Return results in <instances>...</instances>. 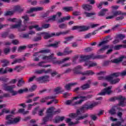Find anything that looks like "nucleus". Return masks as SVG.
<instances>
[{
  "instance_id": "nucleus-19",
  "label": "nucleus",
  "mask_w": 126,
  "mask_h": 126,
  "mask_svg": "<svg viewBox=\"0 0 126 126\" xmlns=\"http://www.w3.org/2000/svg\"><path fill=\"white\" fill-rule=\"evenodd\" d=\"M54 107H50L48 108L47 110V114L48 117H53L54 115H55L54 112L53 111Z\"/></svg>"
},
{
  "instance_id": "nucleus-37",
  "label": "nucleus",
  "mask_w": 126,
  "mask_h": 126,
  "mask_svg": "<svg viewBox=\"0 0 126 126\" xmlns=\"http://www.w3.org/2000/svg\"><path fill=\"white\" fill-rule=\"evenodd\" d=\"M84 14H85L86 17H91V16L96 15V13H94V12L88 13V12H85Z\"/></svg>"
},
{
  "instance_id": "nucleus-54",
  "label": "nucleus",
  "mask_w": 126,
  "mask_h": 126,
  "mask_svg": "<svg viewBox=\"0 0 126 126\" xmlns=\"http://www.w3.org/2000/svg\"><path fill=\"white\" fill-rule=\"evenodd\" d=\"M57 17V15H54L50 17L48 19V21H56V18Z\"/></svg>"
},
{
  "instance_id": "nucleus-32",
  "label": "nucleus",
  "mask_w": 126,
  "mask_h": 126,
  "mask_svg": "<svg viewBox=\"0 0 126 126\" xmlns=\"http://www.w3.org/2000/svg\"><path fill=\"white\" fill-rule=\"evenodd\" d=\"M114 79V77L112 75L110 76H105V80H106V81H108L110 83H112V80Z\"/></svg>"
},
{
  "instance_id": "nucleus-33",
  "label": "nucleus",
  "mask_w": 126,
  "mask_h": 126,
  "mask_svg": "<svg viewBox=\"0 0 126 126\" xmlns=\"http://www.w3.org/2000/svg\"><path fill=\"white\" fill-rule=\"evenodd\" d=\"M61 43L60 41H56L53 44H51L48 45V47H53V48H58L59 47V44Z\"/></svg>"
},
{
  "instance_id": "nucleus-46",
  "label": "nucleus",
  "mask_w": 126,
  "mask_h": 126,
  "mask_svg": "<svg viewBox=\"0 0 126 126\" xmlns=\"http://www.w3.org/2000/svg\"><path fill=\"white\" fill-rule=\"evenodd\" d=\"M50 118H52V117L51 116H48V115H47V116H46L45 117L43 118V125H45V124H46L47 123V122H49V120L50 119Z\"/></svg>"
},
{
  "instance_id": "nucleus-50",
  "label": "nucleus",
  "mask_w": 126,
  "mask_h": 126,
  "mask_svg": "<svg viewBox=\"0 0 126 126\" xmlns=\"http://www.w3.org/2000/svg\"><path fill=\"white\" fill-rule=\"evenodd\" d=\"M59 27L61 29H65L67 27V26L64 23H62L59 25Z\"/></svg>"
},
{
  "instance_id": "nucleus-40",
  "label": "nucleus",
  "mask_w": 126,
  "mask_h": 126,
  "mask_svg": "<svg viewBox=\"0 0 126 126\" xmlns=\"http://www.w3.org/2000/svg\"><path fill=\"white\" fill-rule=\"evenodd\" d=\"M109 48H110V45L104 46L103 48L99 49V50L98 51L99 53L100 54V53H103V52H104L105 50H107V49H109Z\"/></svg>"
},
{
  "instance_id": "nucleus-26",
  "label": "nucleus",
  "mask_w": 126,
  "mask_h": 126,
  "mask_svg": "<svg viewBox=\"0 0 126 126\" xmlns=\"http://www.w3.org/2000/svg\"><path fill=\"white\" fill-rule=\"evenodd\" d=\"M108 11L107 9H102L101 11L98 13V16H104L106 14V12Z\"/></svg>"
},
{
  "instance_id": "nucleus-44",
  "label": "nucleus",
  "mask_w": 126,
  "mask_h": 126,
  "mask_svg": "<svg viewBox=\"0 0 126 126\" xmlns=\"http://www.w3.org/2000/svg\"><path fill=\"white\" fill-rule=\"evenodd\" d=\"M13 70L17 72H20V71L22 70V67L19 65L16 66L15 68H13Z\"/></svg>"
},
{
  "instance_id": "nucleus-4",
  "label": "nucleus",
  "mask_w": 126,
  "mask_h": 126,
  "mask_svg": "<svg viewBox=\"0 0 126 126\" xmlns=\"http://www.w3.org/2000/svg\"><path fill=\"white\" fill-rule=\"evenodd\" d=\"M6 120L8 121L6 122V126H9L10 125H17L20 122V117L15 118L11 115L6 116Z\"/></svg>"
},
{
  "instance_id": "nucleus-56",
  "label": "nucleus",
  "mask_w": 126,
  "mask_h": 126,
  "mask_svg": "<svg viewBox=\"0 0 126 126\" xmlns=\"http://www.w3.org/2000/svg\"><path fill=\"white\" fill-rule=\"evenodd\" d=\"M121 47H123V48H126V45H116L114 47V49L115 50H120L121 49Z\"/></svg>"
},
{
  "instance_id": "nucleus-23",
  "label": "nucleus",
  "mask_w": 126,
  "mask_h": 126,
  "mask_svg": "<svg viewBox=\"0 0 126 126\" xmlns=\"http://www.w3.org/2000/svg\"><path fill=\"white\" fill-rule=\"evenodd\" d=\"M74 85H77V83H69L65 86V89H66V90L69 91L71 89V86H74Z\"/></svg>"
},
{
  "instance_id": "nucleus-15",
  "label": "nucleus",
  "mask_w": 126,
  "mask_h": 126,
  "mask_svg": "<svg viewBox=\"0 0 126 126\" xmlns=\"http://www.w3.org/2000/svg\"><path fill=\"white\" fill-rule=\"evenodd\" d=\"M124 56L120 57L117 59H115L113 60H111V63H122L123 62L124 59H125Z\"/></svg>"
},
{
  "instance_id": "nucleus-2",
  "label": "nucleus",
  "mask_w": 126,
  "mask_h": 126,
  "mask_svg": "<svg viewBox=\"0 0 126 126\" xmlns=\"http://www.w3.org/2000/svg\"><path fill=\"white\" fill-rule=\"evenodd\" d=\"M69 59H70L69 57H67L61 61H59L56 60L57 58L54 57V54H51L49 56H44L42 58V59L45 60V61H47V62H53L54 64H61V63H65L66 61H68Z\"/></svg>"
},
{
  "instance_id": "nucleus-18",
  "label": "nucleus",
  "mask_w": 126,
  "mask_h": 126,
  "mask_svg": "<svg viewBox=\"0 0 126 126\" xmlns=\"http://www.w3.org/2000/svg\"><path fill=\"white\" fill-rule=\"evenodd\" d=\"M90 29V27H88L87 26H79V32H83L84 31H87V30H89Z\"/></svg>"
},
{
  "instance_id": "nucleus-42",
  "label": "nucleus",
  "mask_w": 126,
  "mask_h": 126,
  "mask_svg": "<svg viewBox=\"0 0 126 126\" xmlns=\"http://www.w3.org/2000/svg\"><path fill=\"white\" fill-rule=\"evenodd\" d=\"M22 18H23L24 19V24H27V22L29 21V17H28V15H25L22 17Z\"/></svg>"
},
{
  "instance_id": "nucleus-20",
  "label": "nucleus",
  "mask_w": 126,
  "mask_h": 126,
  "mask_svg": "<svg viewBox=\"0 0 126 126\" xmlns=\"http://www.w3.org/2000/svg\"><path fill=\"white\" fill-rule=\"evenodd\" d=\"M54 8H56V5H53L51 6V10H48L43 15V17H47L51 12H54Z\"/></svg>"
},
{
  "instance_id": "nucleus-30",
  "label": "nucleus",
  "mask_w": 126,
  "mask_h": 126,
  "mask_svg": "<svg viewBox=\"0 0 126 126\" xmlns=\"http://www.w3.org/2000/svg\"><path fill=\"white\" fill-rule=\"evenodd\" d=\"M64 120V117L57 116L55 118V123H58L60 122H63Z\"/></svg>"
},
{
  "instance_id": "nucleus-36",
  "label": "nucleus",
  "mask_w": 126,
  "mask_h": 126,
  "mask_svg": "<svg viewBox=\"0 0 126 126\" xmlns=\"http://www.w3.org/2000/svg\"><path fill=\"white\" fill-rule=\"evenodd\" d=\"M25 83V82L24 81L22 80V79H20L18 80L17 85L18 87H21Z\"/></svg>"
},
{
  "instance_id": "nucleus-34",
  "label": "nucleus",
  "mask_w": 126,
  "mask_h": 126,
  "mask_svg": "<svg viewBox=\"0 0 126 126\" xmlns=\"http://www.w3.org/2000/svg\"><path fill=\"white\" fill-rule=\"evenodd\" d=\"M14 14V11H7L4 14V16H8L13 15Z\"/></svg>"
},
{
  "instance_id": "nucleus-52",
  "label": "nucleus",
  "mask_w": 126,
  "mask_h": 126,
  "mask_svg": "<svg viewBox=\"0 0 126 126\" xmlns=\"http://www.w3.org/2000/svg\"><path fill=\"white\" fill-rule=\"evenodd\" d=\"M4 113H5V114H8V113H9V110H7L5 108L3 109L1 112H0V116H2Z\"/></svg>"
},
{
  "instance_id": "nucleus-1",
  "label": "nucleus",
  "mask_w": 126,
  "mask_h": 126,
  "mask_svg": "<svg viewBox=\"0 0 126 126\" xmlns=\"http://www.w3.org/2000/svg\"><path fill=\"white\" fill-rule=\"evenodd\" d=\"M81 115L80 113V110H77L76 114L74 113H70L69 115V117L70 118H76V122H71V119L70 118H67L65 120V122L67 124H68V126H74V125H78V124H80V122L79 121L81 120H84V119H86V118H88L89 117V115L88 113H86L82 116H79Z\"/></svg>"
},
{
  "instance_id": "nucleus-25",
  "label": "nucleus",
  "mask_w": 126,
  "mask_h": 126,
  "mask_svg": "<svg viewBox=\"0 0 126 126\" xmlns=\"http://www.w3.org/2000/svg\"><path fill=\"white\" fill-rule=\"evenodd\" d=\"M33 28H34L37 31H42V28L39 27V25H35L34 26H31L29 27V29H33Z\"/></svg>"
},
{
  "instance_id": "nucleus-14",
  "label": "nucleus",
  "mask_w": 126,
  "mask_h": 126,
  "mask_svg": "<svg viewBox=\"0 0 126 126\" xmlns=\"http://www.w3.org/2000/svg\"><path fill=\"white\" fill-rule=\"evenodd\" d=\"M85 65L88 66V68L93 67V66H97V63L93 62L92 61H86L85 63Z\"/></svg>"
},
{
  "instance_id": "nucleus-57",
  "label": "nucleus",
  "mask_w": 126,
  "mask_h": 126,
  "mask_svg": "<svg viewBox=\"0 0 126 126\" xmlns=\"http://www.w3.org/2000/svg\"><path fill=\"white\" fill-rule=\"evenodd\" d=\"M27 48V46H20L19 47L18 49V52H21L22 51H24V50H26Z\"/></svg>"
},
{
  "instance_id": "nucleus-49",
  "label": "nucleus",
  "mask_w": 126,
  "mask_h": 126,
  "mask_svg": "<svg viewBox=\"0 0 126 126\" xmlns=\"http://www.w3.org/2000/svg\"><path fill=\"white\" fill-rule=\"evenodd\" d=\"M120 82L119 78L112 79L111 84H116V83H119Z\"/></svg>"
},
{
  "instance_id": "nucleus-62",
  "label": "nucleus",
  "mask_w": 126,
  "mask_h": 126,
  "mask_svg": "<svg viewBox=\"0 0 126 126\" xmlns=\"http://www.w3.org/2000/svg\"><path fill=\"white\" fill-rule=\"evenodd\" d=\"M109 113L110 115H115V114H116V110L115 108H112L109 110Z\"/></svg>"
},
{
  "instance_id": "nucleus-38",
  "label": "nucleus",
  "mask_w": 126,
  "mask_h": 126,
  "mask_svg": "<svg viewBox=\"0 0 126 126\" xmlns=\"http://www.w3.org/2000/svg\"><path fill=\"white\" fill-rule=\"evenodd\" d=\"M117 116L120 118V120L119 121L120 123H124V122H125V121L124 120V119H123V118L122 117V116H123V113L122 112H118L117 113Z\"/></svg>"
},
{
  "instance_id": "nucleus-10",
  "label": "nucleus",
  "mask_w": 126,
  "mask_h": 126,
  "mask_svg": "<svg viewBox=\"0 0 126 126\" xmlns=\"http://www.w3.org/2000/svg\"><path fill=\"white\" fill-rule=\"evenodd\" d=\"M111 89H112V86L105 88L101 91V92L98 94V95H101V96H105L106 94L110 95V94L113 93V91L111 90Z\"/></svg>"
},
{
  "instance_id": "nucleus-48",
  "label": "nucleus",
  "mask_w": 126,
  "mask_h": 126,
  "mask_svg": "<svg viewBox=\"0 0 126 126\" xmlns=\"http://www.w3.org/2000/svg\"><path fill=\"white\" fill-rule=\"evenodd\" d=\"M90 85L88 84H85L81 87V88L82 89V90H85L90 88Z\"/></svg>"
},
{
  "instance_id": "nucleus-3",
  "label": "nucleus",
  "mask_w": 126,
  "mask_h": 126,
  "mask_svg": "<svg viewBox=\"0 0 126 126\" xmlns=\"http://www.w3.org/2000/svg\"><path fill=\"white\" fill-rule=\"evenodd\" d=\"M105 57L106 56L104 55L95 56L93 54L89 55H82L80 57L81 60H80V62L82 63V62H86V61L91 60V59L93 60H95V59H105Z\"/></svg>"
},
{
  "instance_id": "nucleus-61",
  "label": "nucleus",
  "mask_w": 126,
  "mask_h": 126,
  "mask_svg": "<svg viewBox=\"0 0 126 126\" xmlns=\"http://www.w3.org/2000/svg\"><path fill=\"white\" fill-rule=\"evenodd\" d=\"M10 92L12 96H16V95L18 94V92L17 91H14L13 89H12V90Z\"/></svg>"
},
{
  "instance_id": "nucleus-60",
  "label": "nucleus",
  "mask_w": 126,
  "mask_h": 126,
  "mask_svg": "<svg viewBox=\"0 0 126 126\" xmlns=\"http://www.w3.org/2000/svg\"><path fill=\"white\" fill-rule=\"evenodd\" d=\"M9 52H10V48H4L3 50V52L5 55H7L8 54H9Z\"/></svg>"
},
{
  "instance_id": "nucleus-59",
  "label": "nucleus",
  "mask_w": 126,
  "mask_h": 126,
  "mask_svg": "<svg viewBox=\"0 0 126 126\" xmlns=\"http://www.w3.org/2000/svg\"><path fill=\"white\" fill-rule=\"evenodd\" d=\"M44 111H45V108L39 110L38 113V116H44Z\"/></svg>"
},
{
  "instance_id": "nucleus-29",
  "label": "nucleus",
  "mask_w": 126,
  "mask_h": 126,
  "mask_svg": "<svg viewBox=\"0 0 126 126\" xmlns=\"http://www.w3.org/2000/svg\"><path fill=\"white\" fill-rule=\"evenodd\" d=\"M25 60H26L25 58H23V59H17L15 60L13 62H12L11 64H15V63H22L23 61H25Z\"/></svg>"
},
{
  "instance_id": "nucleus-22",
  "label": "nucleus",
  "mask_w": 126,
  "mask_h": 126,
  "mask_svg": "<svg viewBox=\"0 0 126 126\" xmlns=\"http://www.w3.org/2000/svg\"><path fill=\"white\" fill-rule=\"evenodd\" d=\"M24 9L20 6L19 5H17L16 6H15L14 7V10L13 11L15 12V11H18V12H22Z\"/></svg>"
},
{
  "instance_id": "nucleus-21",
  "label": "nucleus",
  "mask_w": 126,
  "mask_h": 126,
  "mask_svg": "<svg viewBox=\"0 0 126 126\" xmlns=\"http://www.w3.org/2000/svg\"><path fill=\"white\" fill-rule=\"evenodd\" d=\"M69 33V31H66L65 32H58L56 33H55V35L54 36H56L57 37H60V36H61V35H66V34H68Z\"/></svg>"
},
{
  "instance_id": "nucleus-9",
  "label": "nucleus",
  "mask_w": 126,
  "mask_h": 126,
  "mask_svg": "<svg viewBox=\"0 0 126 126\" xmlns=\"http://www.w3.org/2000/svg\"><path fill=\"white\" fill-rule=\"evenodd\" d=\"M49 78H50V76L45 75L35 78V80L36 81H37V82H39V83H46V82H49L50 81Z\"/></svg>"
},
{
  "instance_id": "nucleus-6",
  "label": "nucleus",
  "mask_w": 126,
  "mask_h": 126,
  "mask_svg": "<svg viewBox=\"0 0 126 126\" xmlns=\"http://www.w3.org/2000/svg\"><path fill=\"white\" fill-rule=\"evenodd\" d=\"M93 97L92 94L88 95L87 96H81L78 95V96H76L73 97L74 100H77V99H81L79 101H76L73 104V106H75V105H79V104H81L82 102L84 101H86L89 99H91Z\"/></svg>"
},
{
  "instance_id": "nucleus-13",
  "label": "nucleus",
  "mask_w": 126,
  "mask_h": 126,
  "mask_svg": "<svg viewBox=\"0 0 126 126\" xmlns=\"http://www.w3.org/2000/svg\"><path fill=\"white\" fill-rule=\"evenodd\" d=\"M41 33V35L42 34L44 35L43 38L44 39H49L52 37H54V36H56V33L55 32H53L50 34L48 32H44Z\"/></svg>"
},
{
  "instance_id": "nucleus-53",
  "label": "nucleus",
  "mask_w": 126,
  "mask_h": 126,
  "mask_svg": "<svg viewBox=\"0 0 126 126\" xmlns=\"http://www.w3.org/2000/svg\"><path fill=\"white\" fill-rule=\"evenodd\" d=\"M39 44L38 43H35L33 44H29L26 47L27 48H29V49H32V48H34V47H37Z\"/></svg>"
},
{
  "instance_id": "nucleus-55",
  "label": "nucleus",
  "mask_w": 126,
  "mask_h": 126,
  "mask_svg": "<svg viewBox=\"0 0 126 126\" xmlns=\"http://www.w3.org/2000/svg\"><path fill=\"white\" fill-rule=\"evenodd\" d=\"M109 40L103 41L99 43V44L98 45V47H101V46H103V45H105V44H107V43H109Z\"/></svg>"
},
{
  "instance_id": "nucleus-28",
  "label": "nucleus",
  "mask_w": 126,
  "mask_h": 126,
  "mask_svg": "<svg viewBox=\"0 0 126 126\" xmlns=\"http://www.w3.org/2000/svg\"><path fill=\"white\" fill-rule=\"evenodd\" d=\"M82 7L85 10H91L92 9V5L89 4H84L82 5Z\"/></svg>"
},
{
  "instance_id": "nucleus-35",
  "label": "nucleus",
  "mask_w": 126,
  "mask_h": 126,
  "mask_svg": "<svg viewBox=\"0 0 126 126\" xmlns=\"http://www.w3.org/2000/svg\"><path fill=\"white\" fill-rule=\"evenodd\" d=\"M19 113H21L23 115H27V114H29V111H25V109L24 108L20 109L18 111Z\"/></svg>"
},
{
  "instance_id": "nucleus-63",
  "label": "nucleus",
  "mask_w": 126,
  "mask_h": 126,
  "mask_svg": "<svg viewBox=\"0 0 126 126\" xmlns=\"http://www.w3.org/2000/svg\"><path fill=\"white\" fill-rule=\"evenodd\" d=\"M73 38H74V36L71 35L68 37H64V39L68 42L69 41H71L72 39H73Z\"/></svg>"
},
{
  "instance_id": "nucleus-5",
  "label": "nucleus",
  "mask_w": 126,
  "mask_h": 126,
  "mask_svg": "<svg viewBox=\"0 0 126 126\" xmlns=\"http://www.w3.org/2000/svg\"><path fill=\"white\" fill-rule=\"evenodd\" d=\"M99 104H101V102H94V103L91 104L90 105H88V104H85L80 108V109L78 110H79L81 113H84L85 111H87L88 110H92V109H93L94 107H96V106H97V105H99Z\"/></svg>"
},
{
  "instance_id": "nucleus-7",
  "label": "nucleus",
  "mask_w": 126,
  "mask_h": 126,
  "mask_svg": "<svg viewBox=\"0 0 126 126\" xmlns=\"http://www.w3.org/2000/svg\"><path fill=\"white\" fill-rule=\"evenodd\" d=\"M116 100H119L120 101L119 103H118L119 106H121V107H125L126 105V97L120 95L118 97H114L112 98H111L109 99V101L111 102H114L116 101Z\"/></svg>"
},
{
  "instance_id": "nucleus-64",
  "label": "nucleus",
  "mask_w": 126,
  "mask_h": 126,
  "mask_svg": "<svg viewBox=\"0 0 126 126\" xmlns=\"http://www.w3.org/2000/svg\"><path fill=\"white\" fill-rule=\"evenodd\" d=\"M0 74H6L5 68H0Z\"/></svg>"
},
{
  "instance_id": "nucleus-27",
  "label": "nucleus",
  "mask_w": 126,
  "mask_h": 126,
  "mask_svg": "<svg viewBox=\"0 0 126 126\" xmlns=\"http://www.w3.org/2000/svg\"><path fill=\"white\" fill-rule=\"evenodd\" d=\"M44 63H46V62H41L37 64V65L38 66H40L41 67H49V66H51V64L45 65Z\"/></svg>"
},
{
  "instance_id": "nucleus-11",
  "label": "nucleus",
  "mask_w": 126,
  "mask_h": 126,
  "mask_svg": "<svg viewBox=\"0 0 126 126\" xmlns=\"http://www.w3.org/2000/svg\"><path fill=\"white\" fill-rule=\"evenodd\" d=\"M44 10L43 7H32L30 9V10L27 11V13H32V12L36 11H41Z\"/></svg>"
},
{
  "instance_id": "nucleus-16",
  "label": "nucleus",
  "mask_w": 126,
  "mask_h": 126,
  "mask_svg": "<svg viewBox=\"0 0 126 126\" xmlns=\"http://www.w3.org/2000/svg\"><path fill=\"white\" fill-rule=\"evenodd\" d=\"M51 51L49 49H45L40 51L38 52H35L33 54V57H37L39 55V54H48L50 53Z\"/></svg>"
},
{
  "instance_id": "nucleus-8",
  "label": "nucleus",
  "mask_w": 126,
  "mask_h": 126,
  "mask_svg": "<svg viewBox=\"0 0 126 126\" xmlns=\"http://www.w3.org/2000/svg\"><path fill=\"white\" fill-rule=\"evenodd\" d=\"M21 23H22V21L21 20H18V24L11 26V29H15L17 28L19 31H25L27 27L26 26H22Z\"/></svg>"
},
{
  "instance_id": "nucleus-24",
  "label": "nucleus",
  "mask_w": 126,
  "mask_h": 126,
  "mask_svg": "<svg viewBox=\"0 0 126 126\" xmlns=\"http://www.w3.org/2000/svg\"><path fill=\"white\" fill-rule=\"evenodd\" d=\"M81 74L82 75H93L94 74H95V73H94L93 71L90 70L81 73Z\"/></svg>"
},
{
  "instance_id": "nucleus-58",
  "label": "nucleus",
  "mask_w": 126,
  "mask_h": 126,
  "mask_svg": "<svg viewBox=\"0 0 126 126\" xmlns=\"http://www.w3.org/2000/svg\"><path fill=\"white\" fill-rule=\"evenodd\" d=\"M111 126H126V125H121V123L120 122H117L116 123H112Z\"/></svg>"
},
{
  "instance_id": "nucleus-12",
  "label": "nucleus",
  "mask_w": 126,
  "mask_h": 126,
  "mask_svg": "<svg viewBox=\"0 0 126 126\" xmlns=\"http://www.w3.org/2000/svg\"><path fill=\"white\" fill-rule=\"evenodd\" d=\"M3 87L5 91H9V92H10L12 89H14V88H15V87H16L14 85L8 86L7 85V84H4V85H3Z\"/></svg>"
},
{
  "instance_id": "nucleus-51",
  "label": "nucleus",
  "mask_w": 126,
  "mask_h": 126,
  "mask_svg": "<svg viewBox=\"0 0 126 126\" xmlns=\"http://www.w3.org/2000/svg\"><path fill=\"white\" fill-rule=\"evenodd\" d=\"M36 89H37V86L34 85L32 86V87L29 89V91H30V92H33V91H35V90H36Z\"/></svg>"
},
{
  "instance_id": "nucleus-31",
  "label": "nucleus",
  "mask_w": 126,
  "mask_h": 126,
  "mask_svg": "<svg viewBox=\"0 0 126 126\" xmlns=\"http://www.w3.org/2000/svg\"><path fill=\"white\" fill-rule=\"evenodd\" d=\"M37 35H38V36H35L33 39V41L34 42H38V41H41L42 39V37L41 36V35H42L41 33H37Z\"/></svg>"
},
{
  "instance_id": "nucleus-47",
  "label": "nucleus",
  "mask_w": 126,
  "mask_h": 126,
  "mask_svg": "<svg viewBox=\"0 0 126 126\" xmlns=\"http://www.w3.org/2000/svg\"><path fill=\"white\" fill-rule=\"evenodd\" d=\"M18 20H20V19H16L15 18H9L8 19V21H10V22H15V23H18Z\"/></svg>"
},
{
  "instance_id": "nucleus-39",
  "label": "nucleus",
  "mask_w": 126,
  "mask_h": 126,
  "mask_svg": "<svg viewBox=\"0 0 126 126\" xmlns=\"http://www.w3.org/2000/svg\"><path fill=\"white\" fill-rule=\"evenodd\" d=\"M34 73L35 74H43L44 73V69L40 70L35 69Z\"/></svg>"
},
{
  "instance_id": "nucleus-41",
  "label": "nucleus",
  "mask_w": 126,
  "mask_h": 126,
  "mask_svg": "<svg viewBox=\"0 0 126 126\" xmlns=\"http://www.w3.org/2000/svg\"><path fill=\"white\" fill-rule=\"evenodd\" d=\"M69 49V48L68 47H66V48H65L64 50V55H69L70 54H71V53H72V50L68 51Z\"/></svg>"
},
{
  "instance_id": "nucleus-17",
  "label": "nucleus",
  "mask_w": 126,
  "mask_h": 126,
  "mask_svg": "<svg viewBox=\"0 0 126 126\" xmlns=\"http://www.w3.org/2000/svg\"><path fill=\"white\" fill-rule=\"evenodd\" d=\"M112 13L115 17V16H118V15H121L122 16H126V12H123L122 11H116L112 12Z\"/></svg>"
},
{
  "instance_id": "nucleus-45",
  "label": "nucleus",
  "mask_w": 126,
  "mask_h": 126,
  "mask_svg": "<svg viewBox=\"0 0 126 126\" xmlns=\"http://www.w3.org/2000/svg\"><path fill=\"white\" fill-rule=\"evenodd\" d=\"M63 10H65V11H73V7H64L63 8Z\"/></svg>"
},
{
  "instance_id": "nucleus-43",
  "label": "nucleus",
  "mask_w": 126,
  "mask_h": 126,
  "mask_svg": "<svg viewBox=\"0 0 126 126\" xmlns=\"http://www.w3.org/2000/svg\"><path fill=\"white\" fill-rule=\"evenodd\" d=\"M54 91L56 94H59V93H61V92H63V91H62V88L60 87H58L55 89Z\"/></svg>"
}]
</instances>
